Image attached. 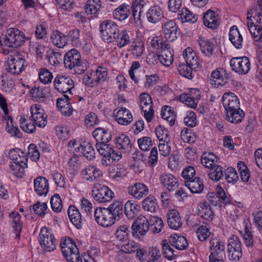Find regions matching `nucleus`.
Masks as SVG:
<instances>
[{"label": "nucleus", "mask_w": 262, "mask_h": 262, "mask_svg": "<svg viewBox=\"0 0 262 262\" xmlns=\"http://www.w3.org/2000/svg\"><path fill=\"white\" fill-rule=\"evenodd\" d=\"M25 39L23 32L16 28L8 29L5 35L0 36V52L8 54L13 49L20 47Z\"/></svg>", "instance_id": "nucleus-1"}, {"label": "nucleus", "mask_w": 262, "mask_h": 262, "mask_svg": "<svg viewBox=\"0 0 262 262\" xmlns=\"http://www.w3.org/2000/svg\"><path fill=\"white\" fill-rule=\"evenodd\" d=\"M95 146L99 154L103 157L101 160V163L104 166L109 165L115 161H118L122 158L121 153L107 143H96Z\"/></svg>", "instance_id": "nucleus-2"}, {"label": "nucleus", "mask_w": 262, "mask_h": 262, "mask_svg": "<svg viewBox=\"0 0 262 262\" xmlns=\"http://www.w3.org/2000/svg\"><path fill=\"white\" fill-rule=\"evenodd\" d=\"M64 64L66 68L74 69L77 74L84 73L85 69L82 66L81 55L79 52L73 49L68 51L64 56Z\"/></svg>", "instance_id": "nucleus-3"}, {"label": "nucleus", "mask_w": 262, "mask_h": 262, "mask_svg": "<svg viewBox=\"0 0 262 262\" xmlns=\"http://www.w3.org/2000/svg\"><path fill=\"white\" fill-rule=\"evenodd\" d=\"M60 247L68 262H79L80 260L79 249L74 241L70 238H66L61 241Z\"/></svg>", "instance_id": "nucleus-4"}, {"label": "nucleus", "mask_w": 262, "mask_h": 262, "mask_svg": "<svg viewBox=\"0 0 262 262\" xmlns=\"http://www.w3.org/2000/svg\"><path fill=\"white\" fill-rule=\"evenodd\" d=\"M101 38L104 41L110 43L114 41L119 35V28L117 24L111 20L103 21L100 25Z\"/></svg>", "instance_id": "nucleus-5"}, {"label": "nucleus", "mask_w": 262, "mask_h": 262, "mask_svg": "<svg viewBox=\"0 0 262 262\" xmlns=\"http://www.w3.org/2000/svg\"><path fill=\"white\" fill-rule=\"evenodd\" d=\"M38 241L41 247L46 251L51 252L56 248L57 242L52 230L46 227L41 228Z\"/></svg>", "instance_id": "nucleus-6"}, {"label": "nucleus", "mask_w": 262, "mask_h": 262, "mask_svg": "<svg viewBox=\"0 0 262 262\" xmlns=\"http://www.w3.org/2000/svg\"><path fill=\"white\" fill-rule=\"evenodd\" d=\"M92 195L94 200L99 203L110 202L114 197V192L107 186L99 184L93 186Z\"/></svg>", "instance_id": "nucleus-7"}, {"label": "nucleus", "mask_w": 262, "mask_h": 262, "mask_svg": "<svg viewBox=\"0 0 262 262\" xmlns=\"http://www.w3.org/2000/svg\"><path fill=\"white\" fill-rule=\"evenodd\" d=\"M228 257L229 259L238 261L242 256L241 243L236 235H232L228 240L227 245Z\"/></svg>", "instance_id": "nucleus-8"}, {"label": "nucleus", "mask_w": 262, "mask_h": 262, "mask_svg": "<svg viewBox=\"0 0 262 262\" xmlns=\"http://www.w3.org/2000/svg\"><path fill=\"white\" fill-rule=\"evenodd\" d=\"M140 106L144 112V116L147 122H150L154 116L152 101L147 93H142L140 95Z\"/></svg>", "instance_id": "nucleus-9"}, {"label": "nucleus", "mask_w": 262, "mask_h": 262, "mask_svg": "<svg viewBox=\"0 0 262 262\" xmlns=\"http://www.w3.org/2000/svg\"><path fill=\"white\" fill-rule=\"evenodd\" d=\"M55 89L60 93L69 92L71 94V90L74 87L73 80L69 76L57 75L53 82Z\"/></svg>", "instance_id": "nucleus-10"}, {"label": "nucleus", "mask_w": 262, "mask_h": 262, "mask_svg": "<svg viewBox=\"0 0 262 262\" xmlns=\"http://www.w3.org/2000/svg\"><path fill=\"white\" fill-rule=\"evenodd\" d=\"M232 69L240 75L248 73L250 69V62L246 56L233 57L230 61Z\"/></svg>", "instance_id": "nucleus-11"}, {"label": "nucleus", "mask_w": 262, "mask_h": 262, "mask_svg": "<svg viewBox=\"0 0 262 262\" xmlns=\"http://www.w3.org/2000/svg\"><path fill=\"white\" fill-rule=\"evenodd\" d=\"M132 234L135 237L145 235L149 230L148 220L144 216L139 217L132 225Z\"/></svg>", "instance_id": "nucleus-12"}, {"label": "nucleus", "mask_w": 262, "mask_h": 262, "mask_svg": "<svg viewBox=\"0 0 262 262\" xmlns=\"http://www.w3.org/2000/svg\"><path fill=\"white\" fill-rule=\"evenodd\" d=\"M25 59L18 56H10L7 61L6 70L11 75H19L24 70Z\"/></svg>", "instance_id": "nucleus-13"}, {"label": "nucleus", "mask_w": 262, "mask_h": 262, "mask_svg": "<svg viewBox=\"0 0 262 262\" xmlns=\"http://www.w3.org/2000/svg\"><path fill=\"white\" fill-rule=\"evenodd\" d=\"M94 217L98 225L103 227H108L115 223L114 220L110 215L106 208L98 207L95 209Z\"/></svg>", "instance_id": "nucleus-14"}, {"label": "nucleus", "mask_w": 262, "mask_h": 262, "mask_svg": "<svg viewBox=\"0 0 262 262\" xmlns=\"http://www.w3.org/2000/svg\"><path fill=\"white\" fill-rule=\"evenodd\" d=\"M209 250L211 257H224L225 256V246L224 243L217 237L212 238L209 241Z\"/></svg>", "instance_id": "nucleus-15"}, {"label": "nucleus", "mask_w": 262, "mask_h": 262, "mask_svg": "<svg viewBox=\"0 0 262 262\" xmlns=\"http://www.w3.org/2000/svg\"><path fill=\"white\" fill-rule=\"evenodd\" d=\"M115 120L118 124L127 125L133 121V116L130 112L125 107H118L114 111Z\"/></svg>", "instance_id": "nucleus-16"}, {"label": "nucleus", "mask_w": 262, "mask_h": 262, "mask_svg": "<svg viewBox=\"0 0 262 262\" xmlns=\"http://www.w3.org/2000/svg\"><path fill=\"white\" fill-rule=\"evenodd\" d=\"M211 77L215 85L222 86L228 83V80L231 79L232 75L223 68H218L211 73Z\"/></svg>", "instance_id": "nucleus-17"}, {"label": "nucleus", "mask_w": 262, "mask_h": 262, "mask_svg": "<svg viewBox=\"0 0 262 262\" xmlns=\"http://www.w3.org/2000/svg\"><path fill=\"white\" fill-rule=\"evenodd\" d=\"M127 192L135 199L140 200L147 195L149 190L147 186L145 184L141 183H136L127 187Z\"/></svg>", "instance_id": "nucleus-18"}, {"label": "nucleus", "mask_w": 262, "mask_h": 262, "mask_svg": "<svg viewBox=\"0 0 262 262\" xmlns=\"http://www.w3.org/2000/svg\"><path fill=\"white\" fill-rule=\"evenodd\" d=\"M222 102L225 111L240 107V102L238 97L233 93L226 92L222 96Z\"/></svg>", "instance_id": "nucleus-19"}, {"label": "nucleus", "mask_w": 262, "mask_h": 262, "mask_svg": "<svg viewBox=\"0 0 262 262\" xmlns=\"http://www.w3.org/2000/svg\"><path fill=\"white\" fill-rule=\"evenodd\" d=\"M80 174L84 179L90 182L97 181L102 175L100 170L93 165L86 166L81 170Z\"/></svg>", "instance_id": "nucleus-20"}, {"label": "nucleus", "mask_w": 262, "mask_h": 262, "mask_svg": "<svg viewBox=\"0 0 262 262\" xmlns=\"http://www.w3.org/2000/svg\"><path fill=\"white\" fill-rule=\"evenodd\" d=\"M165 38L169 41H174L178 36V28L173 20H168L162 26Z\"/></svg>", "instance_id": "nucleus-21"}, {"label": "nucleus", "mask_w": 262, "mask_h": 262, "mask_svg": "<svg viewBox=\"0 0 262 262\" xmlns=\"http://www.w3.org/2000/svg\"><path fill=\"white\" fill-rule=\"evenodd\" d=\"M225 114L226 120L234 124L240 123L245 115L240 107L225 111Z\"/></svg>", "instance_id": "nucleus-22"}, {"label": "nucleus", "mask_w": 262, "mask_h": 262, "mask_svg": "<svg viewBox=\"0 0 262 262\" xmlns=\"http://www.w3.org/2000/svg\"><path fill=\"white\" fill-rule=\"evenodd\" d=\"M35 112H34V132L35 127H44L47 123V115L42 107L38 104H35Z\"/></svg>", "instance_id": "nucleus-23"}, {"label": "nucleus", "mask_w": 262, "mask_h": 262, "mask_svg": "<svg viewBox=\"0 0 262 262\" xmlns=\"http://www.w3.org/2000/svg\"><path fill=\"white\" fill-rule=\"evenodd\" d=\"M160 181L169 191L174 190L179 186L177 178L170 173H162L160 177Z\"/></svg>", "instance_id": "nucleus-24"}, {"label": "nucleus", "mask_w": 262, "mask_h": 262, "mask_svg": "<svg viewBox=\"0 0 262 262\" xmlns=\"http://www.w3.org/2000/svg\"><path fill=\"white\" fill-rule=\"evenodd\" d=\"M34 189L38 196H46L49 191L48 180L42 176L38 177L34 180Z\"/></svg>", "instance_id": "nucleus-25"}, {"label": "nucleus", "mask_w": 262, "mask_h": 262, "mask_svg": "<svg viewBox=\"0 0 262 262\" xmlns=\"http://www.w3.org/2000/svg\"><path fill=\"white\" fill-rule=\"evenodd\" d=\"M173 51L169 46L168 49L161 50L159 54L157 55V56H154L153 57L156 59H158L162 65L168 67L173 62Z\"/></svg>", "instance_id": "nucleus-26"}, {"label": "nucleus", "mask_w": 262, "mask_h": 262, "mask_svg": "<svg viewBox=\"0 0 262 262\" xmlns=\"http://www.w3.org/2000/svg\"><path fill=\"white\" fill-rule=\"evenodd\" d=\"M183 56L186 64L192 69H197L200 65L199 58L193 50L189 47L187 48L183 53Z\"/></svg>", "instance_id": "nucleus-27"}, {"label": "nucleus", "mask_w": 262, "mask_h": 262, "mask_svg": "<svg viewBox=\"0 0 262 262\" xmlns=\"http://www.w3.org/2000/svg\"><path fill=\"white\" fill-rule=\"evenodd\" d=\"M167 216V223L170 228L177 230L182 226V220L177 210L169 211Z\"/></svg>", "instance_id": "nucleus-28"}, {"label": "nucleus", "mask_w": 262, "mask_h": 262, "mask_svg": "<svg viewBox=\"0 0 262 262\" xmlns=\"http://www.w3.org/2000/svg\"><path fill=\"white\" fill-rule=\"evenodd\" d=\"M93 136L97 141L96 143H108L112 138L111 133L101 127L96 128L92 133Z\"/></svg>", "instance_id": "nucleus-29"}, {"label": "nucleus", "mask_w": 262, "mask_h": 262, "mask_svg": "<svg viewBox=\"0 0 262 262\" xmlns=\"http://www.w3.org/2000/svg\"><path fill=\"white\" fill-rule=\"evenodd\" d=\"M68 214L71 222L77 228L82 227V221L81 214L78 209L75 206L71 205L69 206Z\"/></svg>", "instance_id": "nucleus-30"}, {"label": "nucleus", "mask_w": 262, "mask_h": 262, "mask_svg": "<svg viewBox=\"0 0 262 262\" xmlns=\"http://www.w3.org/2000/svg\"><path fill=\"white\" fill-rule=\"evenodd\" d=\"M203 22L204 25L208 28L215 29L218 27L220 22L217 16L214 11L209 10L204 15Z\"/></svg>", "instance_id": "nucleus-31"}, {"label": "nucleus", "mask_w": 262, "mask_h": 262, "mask_svg": "<svg viewBox=\"0 0 262 262\" xmlns=\"http://www.w3.org/2000/svg\"><path fill=\"white\" fill-rule=\"evenodd\" d=\"M185 186L193 193H200L204 190L203 180L199 177H195L190 180L185 181Z\"/></svg>", "instance_id": "nucleus-32"}, {"label": "nucleus", "mask_w": 262, "mask_h": 262, "mask_svg": "<svg viewBox=\"0 0 262 262\" xmlns=\"http://www.w3.org/2000/svg\"><path fill=\"white\" fill-rule=\"evenodd\" d=\"M197 213L199 216L207 221H212L214 217V213L211 207L207 202L199 204Z\"/></svg>", "instance_id": "nucleus-33"}, {"label": "nucleus", "mask_w": 262, "mask_h": 262, "mask_svg": "<svg viewBox=\"0 0 262 262\" xmlns=\"http://www.w3.org/2000/svg\"><path fill=\"white\" fill-rule=\"evenodd\" d=\"M101 6L100 0H88L84 7L85 13L92 17H95L98 15Z\"/></svg>", "instance_id": "nucleus-34"}, {"label": "nucleus", "mask_w": 262, "mask_h": 262, "mask_svg": "<svg viewBox=\"0 0 262 262\" xmlns=\"http://www.w3.org/2000/svg\"><path fill=\"white\" fill-rule=\"evenodd\" d=\"M229 38L232 44L237 49H241L243 46V37L240 34L237 27L232 26L229 31Z\"/></svg>", "instance_id": "nucleus-35"}, {"label": "nucleus", "mask_w": 262, "mask_h": 262, "mask_svg": "<svg viewBox=\"0 0 262 262\" xmlns=\"http://www.w3.org/2000/svg\"><path fill=\"white\" fill-rule=\"evenodd\" d=\"M201 51L206 56L210 57L212 55L214 44L212 40L200 36L198 40Z\"/></svg>", "instance_id": "nucleus-36"}, {"label": "nucleus", "mask_w": 262, "mask_h": 262, "mask_svg": "<svg viewBox=\"0 0 262 262\" xmlns=\"http://www.w3.org/2000/svg\"><path fill=\"white\" fill-rule=\"evenodd\" d=\"M77 151L81 152L88 160H92L95 157V149L90 142H84L76 148Z\"/></svg>", "instance_id": "nucleus-37"}, {"label": "nucleus", "mask_w": 262, "mask_h": 262, "mask_svg": "<svg viewBox=\"0 0 262 262\" xmlns=\"http://www.w3.org/2000/svg\"><path fill=\"white\" fill-rule=\"evenodd\" d=\"M147 20L152 24L159 21L163 17L161 8L158 6H154L149 8L146 13Z\"/></svg>", "instance_id": "nucleus-38"}, {"label": "nucleus", "mask_w": 262, "mask_h": 262, "mask_svg": "<svg viewBox=\"0 0 262 262\" xmlns=\"http://www.w3.org/2000/svg\"><path fill=\"white\" fill-rule=\"evenodd\" d=\"M130 7L128 5L123 3L120 5L113 11V16L115 19L119 21H123L127 19L130 12Z\"/></svg>", "instance_id": "nucleus-39"}, {"label": "nucleus", "mask_w": 262, "mask_h": 262, "mask_svg": "<svg viewBox=\"0 0 262 262\" xmlns=\"http://www.w3.org/2000/svg\"><path fill=\"white\" fill-rule=\"evenodd\" d=\"M123 204L119 201H116L111 204L106 209L115 222L119 220L120 216L123 215Z\"/></svg>", "instance_id": "nucleus-40"}, {"label": "nucleus", "mask_w": 262, "mask_h": 262, "mask_svg": "<svg viewBox=\"0 0 262 262\" xmlns=\"http://www.w3.org/2000/svg\"><path fill=\"white\" fill-rule=\"evenodd\" d=\"M50 38L52 43L58 48H63L67 43L66 36L58 30L53 31Z\"/></svg>", "instance_id": "nucleus-41"}, {"label": "nucleus", "mask_w": 262, "mask_h": 262, "mask_svg": "<svg viewBox=\"0 0 262 262\" xmlns=\"http://www.w3.org/2000/svg\"><path fill=\"white\" fill-rule=\"evenodd\" d=\"M145 2L143 0H135L132 3V15L135 21L140 20L141 14L143 12Z\"/></svg>", "instance_id": "nucleus-42"}, {"label": "nucleus", "mask_w": 262, "mask_h": 262, "mask_svg": "<svg viewBox=\"0 0 262 262\" xmlns=\"http://www.w3.org/2000/svg\"><path fill=\"white\" fill-rule=\"evenodd\" d=\"M170 244L177 249L183 250L186 249L188 244L187 239L184 236L175 234L169 239Z\"/></svg>", "instance_id": "nucleus-43"}, {"label": "nucleus", "mask_w": 262, "mask_h": 262, "mask_svg": "<svg viewBox=\"0 0 262 262\" xmlns=\"http://www.w3.org/2000/svg\"><path fill=\"white\" fill-rule=\"evenodd\" d=\"M218 160L219 158L212 152H204L201 158L202 165L209 169L215 165Z\"/></svg>", "instance_id": "nucleus-44"}, {"label": "nucleus", "mask_w": 262, "mask_h": 262, "mask_svg": "<svg viewBox=\"0 0 262 262\" xmlns=\"http://www.w3.org/2000/svg\"><path fill=\"white\" fill-rule=\"evenodd\" d=\"M28 161L20 162H12L10 165L11 172L17 178H21L24 172L25 168L27 167Z\"/></svg>", "instance_id": "nucleus-45"}, {"label": "nucleus", "mask_w": 262, "mask_h": 262, "mask_svg": "<svg viewBox=\"0 0 262 262\" xmlns=\"http://www.w3.org/2000/svg\"><path fill=\"white\" fill-rule=\"evenodd\" d=\"M179 19L182 20V22L195 23L198 20V16L189 11L186 8H183L178 13Z\"/></svg>", "instance_id": "nucleus-46"}, {"label": "nucleus", "mask_w": 262, "mask_h": 262, "mask_svg": "<svg viewBox=\"0 0 262 262\" xmlns=\"http://www.w3.org/2000/svg\"><path fill=\"white\" fill-rule=\"evenodd\" d=\"M12 219V227L15 234L16 238L18 239L21 230L22 224L20 222V216L18 212H13L10 214Z\"/></svg>", "instance_id": "nucleus-47"}, {"label": "nucleus", "mask_w": 262, "mask_h": 262, "mask_svg": "<svg viewBox=\"0 0 262 262\" xmlns=\"http://www.w3.org/2000/svg\"><path fill=\"white\" fill-rule=\"evenodd\" d=\"M142 205L144 210L152 213L156 212L159 209L156 199L150 195L146 198L143 201Z\"/></svg>", "instance_id": "nucleus-48"}, {"label": "nucleus", "mask_w": 262, "mask_h": 262, "mask_svg": "<svg viewBox=\"0 0 262 262\" xmlns=\"http://www.w3.org/2000/svg\"><path fill=\"white\" fill-rule=\"evenodd\" d=\"M116 143L117 148L129 151L132 148V144L130 139L125 134H122L116 139Z\"/></svg>", "instance_id": "nucleus-49"}, {"label": "nucleus", "mask_w": 262, "mask_h": 262, "mask_svg": "<svg viewBox=\"0 0 262 262\" xmlns=\"http://www.w3.org/2000/svg\"><path fill=\"white\" fill-rule=\"evenodd\" d=\"M161 115L163 119L168 122L170 126L174 124L176 115L171 107L167 105L162 107Z\"/></svg>", "instance_id": "nucleus-50"}, {"label": "nucleus", "mask_w": 262, "mask_h": 262, "mask_svg": "<svg viewBox=\"0 0 262 262\" xmlns=\"http://www.w3.org/2000/svg\"><path fill=\"white\" fill-rule=\"evenodd\" d=\"M9 158L12 162H20L28 161L24 152L18 148H12L9 150Z\"/></svg>", "instance_id": "nucleus-51"}, {"label": "nucleus", "mask_w": 262, "mask_h": 262, "mask_svg": "<svg viewBox=\"0 0 262 262\" xmlns=\"http://www.w3.org/2000/svg\"><path fill=\"white\" fill-rule=\"evenodd\" d=\"M130 232L129 227L126 225L120 226L116 230L115 236L117 241L123 242L129 238Z\"/></svg>", "instance_id": "nucleus-52"}, {"label": "nucleus", "mask_w": 262, "mask_h": 262, "mask_svg": "<svg viewBox=\"0 0 262 262\" xmlns=\"http://www.w3.org/2000/svg\"><path fill=\"white\" fill-rule=\"evenodd\" d=\"M118 246L120 251L125 253L135 252L138 249V243L134 242H129L128 239L118 244Z\"/></svg>", "instance_id": "nucleus-53"}, {"label": "nucleus", "mask_w": 262, "mask_h": 262, "mask_svg": "<svg viewBox=\"0 0 262 262\" xmlns=\"http://www.w3.org/2000/svg\"><path fill=\"white\" fill-rule=\"evenodd\" d=\"M209 169L208 176L212 181H219L223 177L224 172L222 166L216 164Z\"/></svg>", "instance_id": "nucleus-54"}, {"label": "nucleus", "mask_w": 262, "mask_h": 262, "mask_svg": "<svg viewBox=\"0 0 262 262\" xmlns=\"http://www.w3.org/2000/svg\"><path fill=\"white\" fill-rule=\"evenodd\" d=\"M149 229L154 233H160L163 228L162 219L157 216H151L149 221Z\"/></svg>", "instance_id": "nucleus-55"}, {"label": "nucleus", "mask_w": 262, "mask_h": 262, "mask_svg": "<svg viewBox=\"0 0 262 262\" xmlns=\"http://www.w3.org/2000/svg\"><path fill=\"white\" fill-rule=\"evenodd\" d=\"M6 130L7 132L11 136L15 138H20L21 134L17 126L15 125L13 122L12 118L8 116Z\"/></svg>", "instance_id": "nucleus-56"}, {"label": "nucleus", "mask_w": 262, "mask_h": 262, "mask_svg": "<svg viewBox=\"0 0 262 262\" xmlns=\"http://www.w3.org/2000/svg\"><path fill=\"white\" fill-rule=\"evenodd\" d=\"M38 77L41 82L47 84L51 83L53 78V75L49 70L43 68L39 70Z\"/></svg>", "instance_id": "nucleus-57"}, {"label": "nucleus", "mask_w": 262, "mask_h": 262, "mask_svg": "<svg viewBox=\"0 0 262 262\" xmlns=\"http://www.w3.org/2000/svg\"><path fill=\"white\" fill-rule=\"evenodd\" d=\"M162 249L163 254L167 259L172 260L176 257L177 254L171 247V245L166 240L163 241Z\"/></svg>", "instance_id": "nucleus-58"}, {"label": "nucleus", "mask_w": 262, "mask_h": 262, "mask_svg": "<svg viewBox=\"0 0 262 262\" xmlns=\"http://www.w3.org/2000/svg\"><path fill=\"white\" fill-rule=\"evenodd\" d=\"M114 41L116 42V45L120 48L128 44L130 42V38L127 31L123 30L120 33L119 32V35L115 38Z\"/></svg>", "instance_id": "nucleus-59"}, {"label": "nucleus", "mask_w": 262, "mask_h": 262, "mask_svg": "<svg viewBox=\"0 0 262 262\" xmlns=\"http://www.w3.org/2000/svg\"><path fill=\"white\" fill-rule=\"evenodd\" d=\"M138 205L134 201L129 200L124 205V213L128 219L134 217V214L137 210Z\"/></svg>", "instance_id": "nucleus-60"}, {"label": "nucleus", "mask_w": 262, "mask_h": 262, "mask_svg": "<svg viewBox=\"0 0 262 262\" xmlns=\"http://www.w3.org/2000/svg\"><path fill=\"white\" fill-rule=\"evenodd\" d=\"M151 46L155 49L162 50L164 49H168L170 45L163 40L162 36H157L153 37L150 41Z\"/></svg>", "instance_id": "nucleus-61"}, {"label": "nucleus", "mask_w": 262, "mask_h": 262, "mask_svg": "<svg viewBox=\"0 0 262 262\" xmlns=\"http://www.w3.org/2000/svg\"><path fill=\"white\" fill-rule=\"evenodd\" d=\"M130 51L134 56H141L144 51V43L139 40L134 41L131 46Z\"/></svg>", "instance_id": "nucleus-62"}, {"label": "nucleus", "mask_w": 262, "mask_h": 262, "mask_svg": "<svg viewBox=\"0 0 262 262\" xmlns=\"http://www.w3.org/2000/svg\"><path fill=\"white\" fill-rule=\"evenodd\" d=\"M182 139L184 142L188 143H194L196 139L195 134L191 132V130L188 128H184L181 132Z\"/></svg>", "instance_id": "nucleus-63"}, {"label": "nucleus", "mask_w": 262, "mask_h": 262, "mask_svg": "<svg viewBox=\"0 0 262 262\" xmlns=\"http://www.w3.org/2000/svg\"><path fill=\"white\" fill-rule=\"evenodd\" d=\"M93 74L94 77H95V81L97 83H102L107 78V70L105 68L99 67Z\"/></svg>", "instance_id": "nucleus-64"}]
</instances>
